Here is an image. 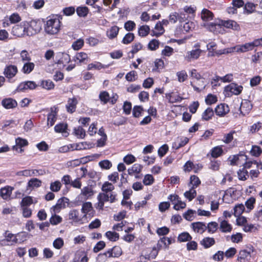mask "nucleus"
Returning a JSON list of instances; mask_svg holds the SVG:
<instances>
[{"mask_svg":"<svg viewBox=\"0 0 262 262\" xmlns=\"http://www.w3.org/2000/svg\"><path fill=\"white\" fill-rule=\"evenodd\" d=\"M61 27V23L57 17H48L44 24V31L45 33L50 35L57 34Z\"/></svg>","mask_w":262,"mask_h":262,"instance_id":"1","label":"nucleus"},{"mask_svg":"<svg viewBox=\"0 0 262 262\" xmlns=\"http://www.w3.org/2000/svg\"><path fill=\"white\" fill-rule=\"evenodd\" d=\"M80 193L76 196L75 201L78 204L91 199L96 192L92 186L88 185L80 189Z\"/></svg>","mask_w":262,"mask_h":262,"instance_id":"2","label":"nucleus"},{"mask_svg":"<svg viewBox=\"0 0 262 262\" xmlns=\"http://www.w3.org/2000/svg\"><path fill=\"white\" fill-rule=\"evenodd\" d=\"M122 254L121 248L119 246H114L104 253L99 254L97 257V262H104L107 258L118 257Z\"/></svg>","mask_w":262,"mask_h":262,"instance_id":"3","label":"nucleus"},{"mask_svg":"<svg viewBox=\"0 0 262 262\" xmlns=\"http://www.w3.org/2000/svg\"><path fill=\"white\" fill-rule=\"evenodd\" d=\"M248 248V249H242L239 251L237 257L238 262L251 261V253L255 251V249L252 246Z\"/></svg>","mask_w":262,"mask_h":262,"instance_id":"4","label":"nucleus"},{"mask_svg":"<svg viewBox=\"0 0 262 262\" xmlns=\"http://www.w3.org/2000/svg\"><path fill=\"white\" fill-rule=\"evenodd\" d=\"M26 35L33 36L39 33L41 30V25L39 21L32 20L26 26Z\"/></svg>","mask_w":262,"mask_h":262,"instance_id":"5","label":"nucleus"},{"mask_svg":"<svg viewBox=\"0 0 262 262\" xmlns=\"http://www.w3.org/2000/svg\"><path fill=\"white\" fill-rule=\"evenodd\" d=\"M201 26L206 28L208 30L214 34H223L224 32V29L222 23V24H220L212 23L210 24L204 23Z\"/></svg>","mask_w":262,"mask_h":262,"instance_id":"6","label":"nucleus"},{"mask_svg":"<svg viewBox=\"0 0 262 262\" xmlns=\"http://www.w3.org/2000/svg\"><path fill=\"white\" fill-rule=\"evenodd\" d=\"M247 157L244 155H233L229 157L228 161L231 165H241L246 161Z\"/></svg>","mask_w":262,"mask_h":262,"instance_id":"7","label":"nucleus"},{"mask_svg":"<svg viewBox=\"0 0 262 262\" xmlns=\"http://www.w3.org/2000/svg\"><path fill=\"white\" fill-rule=\"evenodd\" d=\"M92 136L93 134H91ZM94 135L96 141V146L98 147H103L105 145L107 141V136L104 132H94Z\"/></svg>","mask_w":262,"mask_h":262,"instance_id":"8","label":"nucleus"},{"mask_svg":"<svg viewBox=\"0 0 262 262\" xmlns=\"http://www.w3.org/2000/svg\"><path fill=\"white\" fill-rule=\"evenodd\" d=\"M37 86L36 83L32 81H27L20 83L17 86L16 91L23 92L28 90H34Z\"/></svg>","mask_w":262,"mask_h":262,"instance_id":"9","label":"nucleus"},{"mask_svg":"<svg viewBox=\"0 0 262 262\" xmlns=\"http://www.w3.org/2000/svg\"><path fill=\"white\" fill-rule=\"evenodd\" d=\"M14 187L10 186H6L0 189V196L5 200H9L11 199V195Z\"/></svg>","mask_w":262,"mask_h":262,"instance_id":"10","label":"nucleus"},{"mask_svg":"<svg viewBox=\"0 0 262 262\" xmlns=\"http://www.w3.org/2000/svg\"><path fill=\"white\" fill-rule=\"evenodd\" d=\"M190 227L194 232L199 234H203L206 230L205 223L201 222L192 223Z\"/></svg>","mask_w":262,"mask_h":262,"instance_id":"11","label":"nucleus"},{"mask_svg":"<svg viewBox=\"0 0 262 262\" xmlns=\"http://www.w3.org/2000/svg\"><path fill=\"white\" fill-rule=\"evenodd\" d=\"M98 203L96 208L99 210H103L104 203L108 202V193L101 192L97 196Z\"/></svg>","mask_w":262,"mask_h":262,"instance_id":"12","label":"nucleus"},{"mask_svg":"<svg viewBox=\"0 0 262 262\" xmlns=\"http://www.w3.org/2000/svg\"><path fill=\"white\" fill-rule=\"evenodd\" d=\"M58 108L54 106L51 108V112L48 115L47 123L48 125L51 126H53L56 120V117Z\"/></svg>","mask_w":262,"mask_h":262,"instance_id":"13","label":"nucleus"},{"mask_svg":"<svg viewBox=\"0 0 262 262\" xmlns=\"http://www.w3.org/2000/svg\"><path fill=\"white\" fill-rule=\"evenodd\" d=\"M219 230L223 233H230L232 230V226L226 220H220Z\"/></svg>","mask_w":262,"mask_h":262,"instance_id":"14","label":"nucleus"},{"mask_svg":"<svg viewBox=\"0 0 262 262\" xmlns=\"http://www.w3.org/2000/svg\"><path fill=\"white\" fill-rule=\"evenodd\" d=\"M17 72V67L15 66L10 65L5 68L4 74L9 80L14 77Z\"/></svg>","mask_w":262,"mask_h":262,"instance_id":"15","label":"nucleus"},{"mask_svg":"<svg viewBox=\"0 0 262 262\" xmlns=\"http://www.w3.org/2000/svg\"><path fill=\"white\" fill-rule=\"evenodd\" d=\"M202 52V50L200 49L192 50L186 53V55L185 58L188 61H190L192 60H195L199 58Z\"/></svg>","mask_w":262,"mask_h":262,"instance_id":"16","label":"nucleus"},{"mask_svg":"<svg viewBox=\"0 0 262 262\" xmlns=\"http://www.w3.org/2000/svg\"><path fill=\"white\" fill-rule=\"evenodd\" d=\"M12 34L17 37H21L26 35L25 25H16L14 26L12 30Z\"/></svg>","mask_w":262,"mask_h":262,"instance_id":"17","label":"nucleus"},{"mask_svg":"<svg viewBox=\"0 0 262 262\" xmlns=\"http://www.w3.org/2000/svg\"><path fill=\"white\" fill-rule=\"evenodd\" d=\"M214 111L216 115L223 117L229 112V108L228 105L222 103L215 107Z\"/></svg>","mask_w":262,"mask_h":262,"instance_id":"18","label":"nucleus"},{"mask_svg":"<svg viewBox=\"0 0 262 262\" xmlns=\"http://www.w3.org/2000/svg\"><path fill=\"white\" fill-rule=\"evenodd\" d=\"M2 105L6 109H12L17 106V103L12 98H7L2 101Z\"/></svg>","mask_w":262,"mask_h":262,"instance_id":"19","label":"nucleus"},{"mask_svg":"<svg viewBox=\"0 0 262 262\" xmlns=\"http://www.w3.org/2000/svg\"><path fill=\"white\" fill-rule=\"evenodd\" d=\"M38 202L36 198L31 196H26L23 198L20 203V207H28L31 204H35Z\"/></svg>","mask_w":262,"mask_h":262,"instance_id":"20","label":"nucleus"},{"mask_svg":"<svg viewBox=\"0 0 262 262\" xmlns=\"http://www.w3.org/2000/svg\"><path fill=\"white\" fill-rule=\"evenodd\" d=\"M189 141V139L185 137L178 138L172 144L173 148L176 149L185 146Z\"/></svg>","mask_w":262,"mask_h":262,"instance_id":"21","label":"nucleus"},{"mask_svg":"<svg viewBox=\"0 0 262 262\" xmlns=\"http://www.w3.org/2000/svg\"><path fill=\"white\" fill-rule=\"evenodd\" d=\"M77 103V100L75 98L69 99L68 103L66 106L67 112L70 113L75 112Z\"/></svg>","mask_w":262,"mask_h":262,"instance_id":"22","label":"nucleus"},{"mask_svg":"<svg viewBox=\"0 0 262 262\" xmlns=\"http://www.w3.org/2000/svg\"><path fill=\"white\" fill-rule=\"evenodd\" d=\"M17 176L32 177L37 176L38 174V170L36 169H25L16 172Z\"/></svg>","mask_w":262,"mask_h":262,"instance_id":"23","label":"nucleus"},{"mask_svg":"<svg viewBox=\"0 0 262 262\" xmlns=\"http://www.w3.org/2000/svg\"><path fill=\"white\" fill-rule=\"evenodd\" d=\"M21 234H24V233H18L15 235L10 233L9 231H7L5 233V240L8 242L10 243L11 244L16 243L17 242V237L20 236Z\"/></svg>","mask_w":262,"mask_h":262,"instance_id":"24","label":"nucleus"},{"mask_svg":"<svg viewBox=\"0 0 262 262\" xmlns=\"http://www.w3.org/2000/svg\"><path fill=\"white\" fill-rule=\"evenodd\" d=\"M41 183L42 182L41 180L37 178H32L28 181L27 189L28 190H32L34 188H38L41 185Z\"/></svg>","mask_w":262,"mask_h":262,"instance_id":"25","label":"nucleus"},{"mask_svg":"<svg viewBox=\"0 0 262 262\" xmlns=\"http://www.w3.org/2000/svg\"><path fill=\"white\" fill-rule=\"evenodd\" d=\"M223 27L232 29L235 31H239L241 28L239 25L235 21L232 20H228L222 21Z\"/></svg>","mask_w":262,"mask_h":262,"instance_id":"26","label":"nucleus"},{"mask_svg":"<svg viewBox=\"0 0 262 262\" xmlns=\"http://www.w3.org/2000/svg\"><path fill=\"white\" fill-rule=\"evenodd\" d=\"M81 211L85 216L86 214H91L93 212L92 204L90 202H82Z\"/></svg>","mask_w":262,"mask_h":262,"instance_id":"27","label":"nucleus"},{"mask_svg":"<svg viewBox=\"0 0 262 262\" xmlns=\"http://www.w3.org/2000/svg\"><path fill=\"white\" fill-rule=\"evenodd\" d=\"M252 108V105L249 101L242 102L240 107V111L242 114L246 115Z\"/></svg>","mask_w":262,"mask_h":262,"instance_id":"28","label":"nucleus"},{"mask_svg":"<svg viewBox=\"0 0 262 262\" xmlns=\"http://www.w3.org/2000/svg\"><path fill=\"white\" fill-rule=\"evenodd\" d=\"M215 243L214 238L210 237H205L200 242V244L205 249L211 247Z\"/></svg>","mask_w":262,"mask_h":262,"instance_id":"29","label":"nucleus"},{"mask_svg":"<svg viewBox=\"0 0 262 262\" xmlns=\"http://www.w3.org/2000/svg\"><path fill=\"white\" fill-rule=\"evenodd\" d=\"M227 90L234 95H239L243 90V86L235 83H232L227 87Z\"/></svg>","mask_w":262,"mask_h":262,"instance_id":"30","label":"nucleus"},{"mask_svg":"<svg viewBox=\"0 0 262 262\" xmlns=\"http://www.w3.org/2000/svg\"><path fill=\"white\" fill-rule=\"evenodd\" d=\"M142 252L148 258L149 260L156 258L158 251L155 249L147 248L142 251Z\"/></svg>","mask_w":262,"mask_h":262,"instance_id":"31","label":"nucleus"},{"mask_svg":"<svg viewBox=\"0 0 262 262\" xmlns=\"http://www.w3.org/2000/svg\"><path fill=\"white\" fill-rule=\"evenodd\" d=\"M201 18L204 21H208L213 19V14L209 10L204 9L201 12Z\"/></svg>","mask_w":262,"mask_h":262,"instance_id":"32","label":"nucleus"},{"mask_svg":"<svg viewBox=\"0 0 262 262\" xmlns=\"http://www.w3.org/2000/svg\"><path fill=\"white\" fill-rule=\"evenodd\" d=\"M142 168V165L138 163H136L134 164L130 168L128 169V173L129 175L138 174L141 171Z\"/></svg>","mask_w":262,"mask_h":262,"instance_id":"33","label":"nucleus"},{"mask_svg":"<svg viewBox=\"0 0 262 262\" xmlns=\"http://www.w3.org/2000/svg\"><path fill=\"white\" fill-rule=\"evenodd\" d=\"M201 184V181L199 178L195 176L192 175L190 177V181L188 183V186L191 187V188L195 189Z\"/></svg>","mask_w":262,"mask_h":262,"instance_id":"34","label":"nucleus"},{"mask_svg":"<svg viewBox=\"0 0 262 262\" xmlns=\"http://www.w3.org/2000/svg\"><path fill=\"white\" fill-rule=\"evenodd\" d=\"M223 152L222 146H217L213 147L210 151L212 157L216 158L220 157Z\"/></svg>","mask_w":262,"mask_h":262,"instance_id":"35","label":"nucleus"},{"mask_svg":"<svg viewBox=\"0 0 262 262\" xmlns=\"http://www.w3.org/2000/svg\"><path fill=\"white\" fill-rule=\"evenodd\" d=\"M219 224L216 222H211L206 225V230L210 234L214 233L219 228Z\"/></svg>","mask_w":262,"mask_h":262,"instance_id":"36","label":"nucleus"},{"mask_svg":"<svg viewBox=\"0 0 262 262\" xmlns=\"http://www.w3.org/2000/svg\"><path fill=\"white\" fill-rule=\"evenodd\" d=\"M214 115V111L211 107H208L202 114V119L205 121H208L211 119Z\"/></svg>","mask_w":262,"mask_h":262,"instance_id":"37","label":"nucleus"},{"mask_svg":"<svg viewBox=\"0 0 262 262\" xmlns=\"http://www.w3.org/2000/svg\"><path fill=\"white\" fill-rule=\"evenodd\" d=\"M196 194L195 189L190 188L189 190L184 192V195L186 199L190 202L195 198Z\"/></svg>","mask_w":262,"mask_h":262,"instance_id":"38","label":"nucleus"},{"mask_svg":"<svg viewBox=\"0 0 262 262\" xmlns=\"http://www.w3.org/2000/svg\"><path fill=\"white\" fill-rule=\"evenodd\" d=\"M191 76L192 78L196 79V83L198 82H202L203 83L201 85L202 88H205V85L204 82V78L201 77V75L196 72V70L193 69L191 71Z\"/></svg>","mask_w":262,"mask_h":262,"instance_id":"39","label":"nucleus"},{"mask_svg":"<svg viewBox=\"0 0 262 262\" xmlns=\"http://www.w3.org/2000/svg\"><path fill=\"white\" fill-rule=\"evenodd\" d=\"M245 209V206L243 204H237L233 208V214L235 216H238L244 212Z\"/></svg>","mask_w":262,"mask_h":262,"instance_id":"40","label":"nucleus"},{"mask_svg":"<svg viewBox=\"0 0 262 262\" xmlns=\"http://www.w3.org/2000/svg\"><path fill=\"white\" fill-rule=\"evenodd\" d=\"M119 30V27L116 26L112 27L110 30L107 31L106 34L109 38L113 39L117 36Z\"/></svg>","mask_w":262,"mask_h":262,"instance_id":"41","label":"nucleus"},{"mask_svg":"<svg viewBox=\"0 0 262 262\" xmlns=\"http://www.w3.org/2000/svg\"><path fill=\"white\" fill-rule=\"evenodd\" d=\"M88 260L89 258L84 252H79L76 253L74 262L78 261H80V262H88Z\"/></svg>","mask_w":262,"mask_h":262,"instance_id":"42","label":"nucleus"},{"mask_svg":"<svg viewBox=\"0 0 262 262\" xmlns=\"http://www.w3.org/2000/svg\"><path fill=\"white\" fill-rule=\"evenodd\" d=\"M166 98L170 103H174L180 102L183 98L179 95H176L173 94H168L166 95Z\"/></svg>","mask_w":262,"mask_h":262,"instance_id":"43","label":"nucleus"},{"mask_svg":"<svg viewBox=\"0 0 262 262\" xmlns=\"http://www.w3.org/2000/svg\"><path fill=\"white\" fill-rule=\"evenodd\" d=\"M236 48V51L237 52L241 51L242 52H247L249 50H252L253 49V47L252 42H249L247 43H245L241 46L234 47V49Z\"/></svg>","mask_w":262,"mask_h":262,"instance_id":"44","label":"nucleus"},{"mask_svg":"<svg viewBox=\"0 0 262 262\" xmlns=\"http://www.w3.org/2000/svg\"><path fill=\"white\" fill-rule=\"evenodd\" d=\"M88 56L84 52H79L76 54L74 57L75 61H78L79 63L84 62L85 61L88 60Z\"/></svg>","mask_w":262,"mask_h":262,"instance_id":"45","label":"nucleus"},{"mask_svg":"<svg viewBox=\"0 0 262 262\" xmlns=\"http://www.w3.org/2000/svg\"><path fill=\"white\" fill-rule=\"evenodd\" d=\"M115 189L113 184L109 182H105L102 186L101 190L104 193H108Z\"/></svg>","mask_w":262,"mask_h":262,"instance_id":"46","label":"nucleus"},{"mask_svg":"<svg viewBox=\"0 0 262 262\" xmlns=\"http://www.w3.org/2000/svg\"><path fill=\"white\" fill-rule=\"evenodd\" d=\"M75 172L77 174L78 178L80 179H82L83 178H85L88 174V170L84 167H81L79 168H77L75 170Z\"/></svg>","mask_w":262,"mask_h":262,"instance_id":"47","label":"nucleus"},{"mask_svg":"<svg viewBox=\"0 0 262 262\" xmlns=\"http://www.w3.org/2000/svg\"><path fill=\"white\" fill-rule=\"evenodd\" d=\"M62 187V184L59 181H55L50 183V189L52 192H58Z\"/></svg>","mask_w":262,"mask_h":262,"instance_id":"48","label":"nucleus"},{"mask_svg":"<svg viewBox=\"0 0 262 262\" xmlns=\"http://www.w3.org/2000/svg\"><path fill=\"white\" fill-rule=\"evenodd\" d=\"M69 219L75 222H78L80 221L79 216V211L77 210H72L69 213Z\"/></svg>","mask_w":262,"mask_h":262,"instance_id":"49","label":"nucleus"},{"mask_svg":"<svg viewBox=\"0 0 262 262\" xmlns=\"http://www.w3.org/2000/svg\"><path fill=\"white\" fill-rule=\"evenodd\" d=\"M155 182V179L152 174H146L143 179V183L145 186L151 185Z\"/></svg>","mask_w":262,"mask_h":262,"instance_id":"50","label":"nucleus"},{"mask_svg":"<svg viewBox=\"0 0 262 262\" xmlns=\"http://www.w3.org/2000/svg\"><path fill=\"white\" fill-rule=\"evenodd\" d=\"M192 239L191 235L186 232H184L179 234L178 237V241L179 242H186L190 241Z\"/></svg>","mask_w":262,"mask_h":262,"instance_id":"51","label":"nucleus"},{"mask_svg":"<svg viewBox=\"0 0 262 262\" xmlns=\"http://www.w3.org/2000/svg\"><path fill=\"white\" fill-rule=\"evenodd\" d=\"M105 236L110 241L112 242L117 241L119 238L118 233L110 231L105 233Z\"/></svg>","mask_w":262,"mask_h":262,"instance_id":"52","label":"nucleus"},{"mask_svg":"<svg viewBox=\"0 0 262 262\" xmlns=\"http://www.w3.org/2000/svg\"><path fill=\"white\" fill-rule=\"evenodd\" d=\"M41 86L45 89L50 90L53 89L55 85L54 83L50 80H46L41 81Z\"/></svg>","mask_w":262,"mask_h":262,"instance_id":"53","label":"nucleus"},{"mask_svg":"<svg viewBox=\"0 0 262 262\" xmlns=\"http://www.w3.org/2000/svg\"><path fill=\"white\" fill-rule=\"evenodd\" d=\"M34 64L33 62H27L23 68V71L24 73L29 74L31 73L34 68Z\"/></svg>","mask_w":262,"mask_h":262,"instance_id":"54","label":"nucleus"},{"mask_svg":"<svg viewBox=\"0 0 262 262\" xmlns=\"http://www.w3.org/2000/svg\"><path fill=\"white\" fill-rule=\"evenodd\" d=\"M77 15L80 17H85L89 12V9L86 7H79L76 9Z\"/></svg>","mask_w":262,"mask_h":262,"instance_id":"55","label":"nucleus"},{"mask_svg":"<svg viewBox=\"0 0 262 262\" xmlns=\"http://www.w3.org/2000/svg\"><path fill=\"white\" fill-rule=\"evenodd\" d=\"M195 214V210L189 209L184 214V217L186 220L191 221L194 219Z\"/></svg>","mask_w":262,"mask_h":262,"instance_id":"56","label":"nucleus"},{"mask_svg":"<svg viewBox=\"0 0 262 262\" xmlns=\"http://www.w3.org/2000/svg\"><path fill=\"white\" fill-rule=\"evenodd\" d=\"M250 153L252 156L257 157L262 153V149L258 146L253 145L250 150Z\"/></svg>","mask_w":262,"mask_h":262,"instance_id":"57","label":"nucleus"},{"mask_svg":"<svg viewBox=\"0 0 262 262\" xmlns=\"http://www.w3.org/2000/svg\"><path fill=\"white\" fill-rule=\"evenodd\" d=\"M149 30L148 26H142L139 29L138 34L140 36L145 37L148 34Z\"/></svg>","mask_w":262,"mask_h":262,"instance_id":"58","label":"nucleus"},{"mask_svg":"<svg viewBox=\"0 0 262 262\" xmlns=\"http://www.w3.org/2000/svg\"><path fill=\"white\" fill-rule=\"evenodd\" d=\"M243 238V235L241 233H236L231 236V241L234 243H239L242 242Z\"/></svg>","mask_w":262,"mask_h":262,"instance_id":"59","label":"nucleus"},{"mask_svg":"<svg viewBox=\"0 0 262 262\" xmlns=\"http://www.w3.org/2000/svg\"><path fill=\"white\" fill-rule=\"evenodd\" d=\"M99 98L103 103L106 104L110 101V96L108 92L103 91L100 93Z\"/></svg>","mask_w":262,"mask_h":262,"instance_id":"60","label":"nucleus"},{"mask_svg":"<svg viewBox=\"0 0 262 262\" xmlns=\"http://www.w3.org/2000/svg\"><path fill=\"white\" fill-rule=\"evenodd\" d=\"M99 165L103 169H109L112 166V162L108 160H104L99 162Z\"/></svg>","mask_w":262,"mask_h":262,"instance_id":"61","label":"nucleus"},{"mask_svg":"<svg viewBox=\"0 0 262 262\" xmlns=\"http://www.w3.org/2000/svg\"><path fill=\"white\" fill-rule=\"evenodd\" d=\"M237 174L239 179L243 181L246 180L249 177L248 172L245 168L239 170L237 172Z\"/></svg>","mask_w":262,"mask_h":262,"instance_id":"62","label":"nucleus"},{"mask_svg":"<svg viewBox=\"0 0 262 262\" xmlns=\"http://www.w3.org/2000/svg\"><path fill=\"white\" fill-rule=\"evenodd\" d=\"M136 161L134 156L131 154H128L123 158V161L127 165H130Z\"/></svg>","mask_w":262,"mask_h":262,"instance_id":"63","label":"nucleus"},{"mask_svg":"<svg viewBox=\"0 0 262 262\" xmlns=\"http://www.w3.org/2000/svg\"><path fill=\"white\" fill-rule=\"evenodd\" d=\"M83 40L82 39H79L73 43L72 47L74 50H78L83 47Z\"/></svg>","mask_w":262,"mask_h":262,"instance_id":"64","label":"nucleus"}]
</instances>
